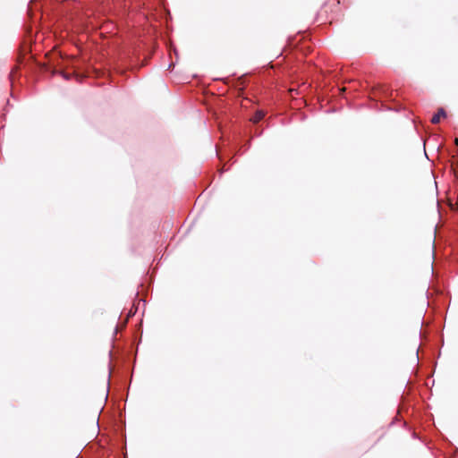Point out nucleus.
Listing matches in <instances>:
<instances>
[{
    "instance_id": "f257e3e1",
    "label": "nucleus",
    "mask_w": 458,
    "mask_h": 458,
    "mask_svg": "<svg viewBox=\"0 0 458 458\" xmlns=\"http://www.w3.org/2000/svg\"><path fill=\"white\" fill-rule=\"evenodd\" d=\"M445 116H446V113L444 110V108H439L437 113L431 118V123L434 124H437L440 122V119L442 117H445Z\"/></svg>"
},
{
    "instance_id": "f03ea898",
    "label": "nucleus",
    "mask_w": 458,
    "mask_h": 458,
    "mask_svg": "<svg viewBox=\"0 0 458 458\" xmlns=\"http://www.w3.org/2000/svg\"><path fill=\"white\" fill-rule=\"evenodd\" d=\"M265 116V113L262 110H258L254 115L250 118V121L254 123H259L261 121Z\"/></svg>"
},
{
    "instance_id": "7ed1b4c3",
    "label": "nucleus",
    "mask_w": 458,
    "mask_h": 458,
    "mask_svg": "<svg viewBox=\"0 0 458 458\" xmlns=\"http://www.w3.org/2000/svg\"><path fill=\"white\" fill-rule=\"evenodd\" d=\"M54 72H60L62 74V76L65 79V80H69L70 79V74L64 72V71H55Z\"/></svg>"
},
{
    "instance_id": "20e7f679",
    "label": "nucleus",
    "mask_w": 458,
    "mask_h": 458,
    "mask_svg": "<svg viewBox=\"0 0 458 458\" xmlns=\"http://www.w3.org/2000/svg\"><path fill=\"white\" fill-rule=\"evenodd\" d=\"M293 91H296L295 89H290V93L293 94Z\"/></svg>"
},
{
    "instance_id": "39448f33",
    "label": "nucleus",
    "mask_w": 458,
    "mask_h": 458,
    "mask_svg": "<svg viewBox=\"0 0 458 458\" xmlns=\"http://www.w3.org/2000/svg\"><path fill=\"white\" fill-rule=\"evenodd\" d=\"M455 144L458 145V139H455Z\"/></svg>"
}]
</instances>
